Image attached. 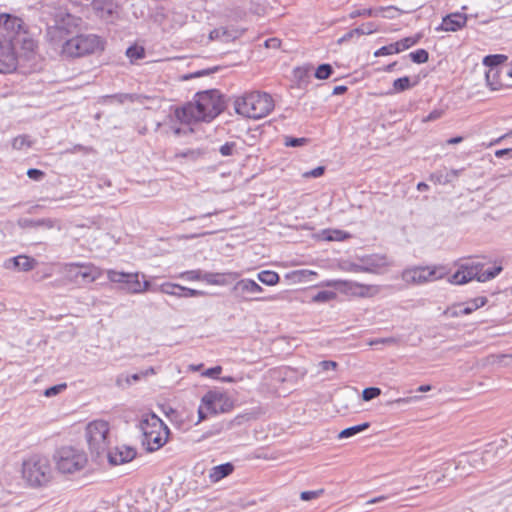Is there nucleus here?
I'll use <instances>...</instances> for the list:
<instances>
[{
	"label": "nucleus",
	"mask_w": 512,
	"mask_h": 512,
	"mask_svg": "<svg viewBox=\"0 0 512 512\" xmlns=\"http://www.w3.org/2000/svg\"><path fill=\"white\" fill-rule=\"evenodd\" d=\"M507 59L506 55L494 54L484 57L483 63L485 66H488L489 69H498V66L504 63Z\"/></svg>",
	"instance_id": "obj_28"
},
{
	"label": "nucleus",
	"mask_w": 512,
	"mask_h": 512,
	"mask_svg": "<svg viewBox=\"0 0 512 512\" xmlns=\"http://www.w3.org/2000/svg\"><path fill=\"white\" fill-rule=\"evenodd\" d=\"M336 296H337V294L333 291L323 290V291H319L317 294H315L313 296L312 300L317 303H325V302H329L330 300L335 299Z\"/></svg>",
	"instance_id": "obj_39"
},
{
	"label": "nucleus",
	"mask_w": 512,
	"mask_h": 512,
	"mask_svg": "<svg viewBox=\"0 0 512 512\" xmlns=\"http://www.w3.org/2000/svg\"><path fill=\"white\" fill-rule=\"evenodd\" d=\"M394 53H399V48L395 46V43L383 46L379 48L375 53L374 56H385V55H391Z\"/></svg>",
	"instance_id": "obj_45"
},
{
	"label": "nucleus",
	"mask_w": 512,
	"mask_h": 512,
	"mask_svg": "<svg viewBox=\"0 0 512 512\" xmlns=\"http://www.w3.org/2000/svg\"><path fill=\"white\" fill-rule=\"evenodd\" d=\"M235 149V142H226L224 145L220 147L219 152L222 156H232L235 152Z\"/></svg>",
	"instance_id": "obj_50"
},
{
	"label": "nucleus",
	"mask_w": 512,
	"mask_h": 512,
	"mask_svg": "<svg viewBox=\"0 0 512 512\" xmlns=\"http://www.w3.org/2000/svg\"><path fill=\"white\" fill-rule=\"evenodd\" d=\"M483 453L484 461L489 464V467H494L500 464L507 456V442L505 440H501L499 443H491L487 445Z\"/></svg>",
	"instance_id": "obj_15"
},
{
	"label": "nucleus",
	"mask_w": 512,
	"mask_h": 512,
	"mask_svg": "<svg viewBox=\"0 0 512 512\" xmlns=\"http://www.w3.org/2000/svg\"><path fill=\"white\" fill-rule=\"evenodd\" d=\"M240 274L237 272L213 273L205 272L203 274V281L209 285L227 286L239 278Z\"/></svg>",
	"instance_id": "obj_18"
},
{
	"label": "nucleus",
	"mask_w": 512,
	"mask_h": 512,
	"mask_svg": "<svg viewBox=\"0 0 512 512\" xmlns=\"http://www.w3.org/2000/svg\"><path fill=\"white\" fill-rule=\"evenodd\" d=\"M129 277H131L130 273L120 272L112 269L107 270V278L109 281L120 284V286H124L126 279Z\"/></svg>",
	"instance_id": "obj_32"
},
{
	"label": "nucleus",
	"mask_w": 512,
	"mask_h": 512,
	"mask_svg": "<svg viewBox=\"0 0 512 512\" xmlns=\"http://www.w3.org/2000/svg\"><path fill=\"white\" fill-rule=\"evenodd\" d=\"M372 33V29H369L368 31H364L363 29L361 28H355L349 32H347L343 37H341L339 39V42H345V41H348L350 40L351 38H353L354 36H360V35H364V34H370Z\"/></svg>",
	"instance_id": "obj_46"
},
{
	"label": "nucleus",
	"mask_w": 512,
	"mask_h": 512,
	"mask_svg": "<svg viewBox=\"0 0 512 512\" xmlns=\"http://www.w3.org/2000/svg\"><path fill=\"white\" fill-rule=\"evenodd\" d=\"M375 13L372 9L355 10L350 14V17L356 18L358 16H374Z\"/></svg>",
	"instance_id": "obj_62"
},
{
	"label": "nucleus",
	"mask_w": 512,
	"mask_h": 512,
	"mask_svg": "<svg viewBox=\"0 0 512 512\" xmlns=\"http://www.w3.org/2000/svg\"><path fill=\"white\" fill-rule=\"evenodd\" d=\"M129 277H131L130 273L120 272L112 269L107 270V278L109 281L120 284V286H124L126 279Z\"/></svg>",
	"instance_id": "obj_31"
},
{
	"label": "nucleus",
	"mask_w": 512,
	"mask_h": 512,
	"mask_svg": "<svg viewBox=\"0 0 512 512\" xmlns=\"http://www.w3.org/2000/svg\"><path fill=\"white\" fill-rule=\"evenodd\" d=\"M502 270H503V268L501 265L494 266L493 268L487 269V270L482 269L480 271V276L478 277V281L486 282L491 279H494L497 275H499L502 272Z\"/></svg>",
	"instance_id": "obj_34"
},
{
	"label": "nucleus",
	"mask_w": 512,
	"mask_h": 512,
	"mask_svg": "<svg viewBox=\"0 0 512 512\" xmlns=\"http://www.w3.org/2000/svg\"><path fill=\"white\" fill-rule=\"evenodd\" d=\"M409 57L414 63L422 64L428 61L429 53L425 49H418L414 52H411Z\"/></svg>",
	"instance_id": "obj_40"
},
{
	"label": "nucleus",
	"mask_w": 512,
	"mask_h": 512,
	"mask_svg": "<svg viewBox=\"0 0 512 512\" xmlns=\"http://www.w3.org/2000/svg\"><path fill=\"white\" fill-rule=\"evenodd\" d=\"M381 394V389L378 387H368L362 392V398L364 401H370L375 399Z\"/></svg>",
	"instance_id": "obj_44"
},
{
	"label": "nucleus",
	"mask_w": 512,
	"mask_h": 512,
	"mask_svg": "<svg viewBox=\"0 0 512 512\" xmlns=\"http://www.w3.org/2000/svg\"><path fill=\"white\" fill-rule=\"evenodd\" d=\"M420 38H421L420 35L405 37V38L397 41L395 43V46L398 47L399 52H401V51H404V50L412 47L413 45L417 44L418 41L420 40Z\"/></svg>",
	"instance_id": "obj_37"
},
{
	"label": "nucleus",
	"mask_w": 512,
	"mask_h": 512,
	"mask_svg": "<svg viewBox=\"0 0 512 512\" xmlns=\"http://www.w3.org/2000/svg\"><path fill=\"white\" fill-rule=\"evenodd\" d=\"M22 25L20 18L0 14V73H10L17 68L15 40H19Z\"/></svg>",
	"instance_id": "obj_3"
},
{
	"label": "nucleus",
	"mask_w": 512,
	"mask_h": 512,
	"mask_svg": "<svg viewBox=\"0 0 512 512\" xmlns=\"http://www.w3.org/2000/svg\"><path fill=\"white\" fill-rule=\"evenodd\" d=\"M143 281H141V294L147 291L157 292L158 286L152 285L150 281L145 279V275L141 274Z\"/></svg>",
	"instance_id": "obj_53"
},
{
	"label": "nucleus",
	"mask_w": 512,
	"mask_h": 512,
	"mask_svg": "<svg viewBox=\"0 0 512 512\" xmlns=\"http://www.w3.org/2000/svg\"><path fill=\"white\" fill-rule=\"evenodd\" d=\"M201 402L207 410L215 414L228 412L234 406L233 400L227 394L218 391L207 392Z\"/></svg>",
	"instance_id": "obj_11"
},
{
	"label": "nucleus",
	"mask_w": 512,
	"mask_h": 512,
	"mask_svg": "<svg viewBox=\"0 0 512 512\" xmlns=\"http://www.w3.org/2000/svg\"><path fill=\"white\" fill-rule=\"evenodd\" d=\"M22 475L31 487H42L52 479V467L49 459L41 455H32L23 462Z\"/></svg>",
	"instance_id": "obj_6"
},
{
	"label": "nucleus",
	"mask_w": 512,
	"mask_h": 512,
	"mask_svg": "<svg viewBox=\"0 0 512 512\" xmlns=\"http://www.w3.org/2000/svg\"><path fill=\"white\" fill-rule=\"evenodd\" d=\"M80 23L81 18L66 14L47 29L48 40L54 46H60L65 57L79 58L104 49V40L96 34L73 35L71 28L78 27Z\"/></svg>",
	"instance_id": "obj_1"
},
{
	"label": "nucleus",
	"mask_w": 512,
	"mask_h": 512,
	"mask_svg": "<svg viewBox=\"0 0 512 512\" xmlns=\"http://www.w3.org/2000/svg\"><path fill=\"white\" fill-rule=\"evenodd\" d=\"M468 314H469V309L463 308V304H457L452 307H448L444 311V315L447 317H451V318L459 317L461 315H468Z\"/></svg>",
	"instance_id": "obj_38"
},
{
	"label": "nucleus",
	"mask_w": 512,
	"mask_h": 512,
	"mask_svg": "<svg viewBox=\"0 0 512 512\" xmlns=\"http://www.w3.org/2000/svg\"><path fill=\"white\" fill-rule=\"evenodd\" d=\"M264 45L268 49H278L281 45V40L278 38H269L264 42Z\"/></svg>",
	"instance_id": "obj_63"
},
{
	"label": "nucleus",
	"mask_w": 512,
	"mask_h": 512,
	"mask_svg": "<svg viewBox=\"0 0 512 512\" xmlns=\"http://www.w3.org/2000/svg\"><path fill=\"white\" fill-rule=\"evenodd\" d=\"M308 142L307 138H294V137H285V145L287 147H299Z\"/></svg>",
	"instance_id": "obj_49"
},
{
	"label": "nucleus",
	"mask_w": 512,
	"mask_h": 512,
	"mask_svg": "<svg viewBox=\"0 0 512 512\" xmlns=\"http://www.w3.org/2000/svg\"><path fill=\"white\" fill-rule=\"evenodd\" d=\"M333 73H334L333 67L328 63H324V64H320L316 68L314 76L316 79L325 80V79H328Z\"/></svg>",
	"instance_id": "obj_35"
},
{
	"label": "nucleus",
	"mask_w": 512,
	"mask_h": 512,
	"mask_svg": "<svg viewBox=\"0 0 512 512\" xmlns=\"http://www.w3.org/2000/svg\"><path fill=\"white\" fill-rule=\"evenodd\" d=\"M499 73V69H489L485 73L487 85L491 90H498L501 87V83L498 81Z\"/></svg>",
	"instance_id": "obj_29"
},
{
	"label": "nucleus",
	"mask_w": 512,
	"mask_h": 512,
	"mask_svg": "<svg viewBox=\"0 0 512 512\" xmlns=\"http://www.w3.org/2000/svg\"><path fill=\"white\" fill-rule=\"evenodd\" d=\"M366 263V269L370 270V273H377L378 269L387 265V259L384 256H371L363 260Z\"/></svg>",
	"instance_id": "obj_25"
},
{
	"label": "nucleus",
	"mask_w": 512,
	"mask_h": 512,
	"mask_svg": "<svg viewBox=\"0 0 512 512\" xmlns=\"http://www.w3.org/2000/svg\"><path fill=\"white\" fill-rule=\"evenodd\" d=\"M323 493V490H316V491H303L300 494V498L304 501H309L312 499L317 498Z\"/></svg>",
	"instance_id": "obj_56"
},
{
	"label": "nucleus",
	"mask_w": 512,
	"mask_h": 512,
	"mask_svg": "<svg viewBox=\"0 0 512 512\" xmlns=\"http://www.w3.org/2000/svg\"><path fill=\"white\" fill-rule=\"evenodd\" d=\"M18 225L21 228L44 227L46 229H57L59 231L62 229L61 221L58 219H53V218H43V219L20 218L18 220Z\"/></svg>",
	"instance_id": "obj_19"
},
{
	"label": "nucleus",
	"mask_w": 512,
	"mask_h": 512,
	"mask_svg": "<svg viewBox=\"0 0 512 512\" xmlns=\"http://www.w3.org/2000/svg\"><path fill=\"white\" fill-rule=\"evenodd\" d=\"M444 175H445V172L438 171V172L434 173L431 177L439 184L445 185V184L449 183V179H447V176H444Z\"/></svg>",
	"instance_id": "obj_61"
},
{
	"label": "nucleus",
	"mask_w": 512,
	"mask_h": 512,
	"mask_svg": "<svg viewBox=\"0 0 512 512\" xmlns=\"http://www.w3.org/2000/svg\"><path fill=\"white\" fill-rule=\"evenodd\" d=\"M443 114L442 110H433L426 117L423 118L422 122H429L439 119Z\"/></svg>",
	"instance_id": "obj_64"
},
{
	"label": "nucleus",
	"mask_w": 512,
	"mask_h": 512,
	"mask_svg": "<svg viewBox=\"0 0 512 512\" xmlns=\"http://www.w3.org/2000/svg\"><path fill=\"white\" fill-rule=\"evenodd\" d=\"M258 279L265 285L273 286L279 282L280 277L274 271L265 270L258 273Z\"/></svg>",
	"instance_id": "obj_27"
},
{
	"label": "nucleus",
	"mask_w": 512,
	"mask_h": 512,
	"mask_svg": "<svg viewBox=\"0 0 512 512\" xmlns=\"http://www.w3.org/2000/svg\"><path fill=\"white\" fill-rule=\"evenodd\" d=\"M324 171H325V168L323 166H318L308 172H305L304 176L317 178V177L323 175Z\"/></svg>",
	"instance_id": "obj_60"
},
{
	"label": "nucleus",
	"mask_w": 512,
	"mask_h": 512,
	"mask_svg": "<svg viewBox=\"0 0 512 512\" xmlns=\"http://www.w3.org/2000/svg\"><path fill=\"white\" fill-rule=\"evenodd\" d=\"M218 70H219L218 66H215V67H212V68H208V69H204V70H199V71H196V72L190 74L189 76H185V79L202 77V76L214 73V72H216Z\"/></svg>",
	"instance_id": "obj_52"
},
{
	"label": "nucleus",
	"mask_w": 512,
	"mask_h": 512,
	"mask_svg": "<svg viewBox=\"0 0 512 512\" xmlns=\"http://www.w3.org/2000/svg\"><path fill=\"white\" fill-rule=\"evenodd\" d=\"M130 276L132 277H129L130 279H133V281L130 282V289H129V294H141V280H140V276L141 274L139 272H135V273H130Z\"/></svg>",
	"instance_id": "obj_41"
},
{
	"label": "nucleus",
	"mask_w": 512,
	"mask_h": 512,
	"mask_svg": "<svg viewBox=\"0 0 512 512\" xmlns=\"http://www.w3.org/2000/svg\"><path fill=\"white\" fill-rule=\"evenodd\" d=\"M345 286L351 290L354 294L361 297H370L379 292V288L374 285H364L357 282H345Z\"/></svg>",
	"instance_id": "obj_23"
},
{
	"label": "nucleus",
	"mask_w": 512,
	"mask_h": 512,
	"mask_svg": "<svg viewBox=\"0 0 512 512\" xmlns=\"http://www.w3.org/2000/svg\"><path fill=\"white\" fill-rule=\"evenodd\" d=\"M27 176L32 180L40 181L44 178L45 173L42 170L30 168L27 171Z\"/></svg>",
	"instance_id": "obj_54"
},
{
	"label": "nucleus",
	"mask_w": 512,
	"mask_h": 512,
	"mask_svg": "<svg viewBox=\"0 0 512 512\" xmlns=\"http://www.w3.org/2000/svg\"><path fill=\"white\" fill-rule=\"evenodd\" d=\"M243 31H240L238 29H230L228 27H219L210 32V39H220L223 41H233L237 38H239L242 35Z\"/></svg>",
	"instance_id": "obj_22"
},
{
	"label": "nucleus",
	"mask_w": 512,
	"mask_h": 512,
	"mask_svg": "<svg viewBox=\"0 0 512 512\" xmlns=\"http://www.w3.org/2000/svg\"><path fill=\"white\" fill-rule=\"evenodd\" d=\"M109 425L106 421L96 420L86 427L89 449L96 457H101L108 450Z\"/></svg>",
	"instance_id": "obj_8"
},
{
	"label": "nucleus",
	"mask_w": 512,
	"mask_h": 512,
	"mask_svg": "<svg viewBox=\"0 0 512 512\" xmlns=\"http://www.w3.org/2000/svg\"><path fill=\"white\" fill-rule=\"evenodd\" d=\"M204 154V152L200 149H195V150H186L184 152H181L179 154H177V156L179 157H183V158H188V159H191V160H197L198 158H200L202 155Z\"/></svg>",
	"instance_id": "obj_47"
},
{
	"label": "nucleus",
	"mask_w": 512,
	"mask_h": 512,
	"mask_svg": "<svg viewBox=\"0 0 512 512\" xmlns=\"http://www.w3.org/2000/svg\"><path fill=\"white\" fill-rule=\"evenodd\" d=\"M91 8L97 18L106 22H112L118 14V5L114 0H92Z\"/></svg>",
	"instance_id": "obj_14"
},
{
	"label": "nucleus",
	"mask_w": 512,
	"mask_h": 512,
	"mask_svg": "<svg viewBox=\"0 0 512 512\" xmlns=\"http://www.w3.org/2000/svg\"><path fill=\"white\" fill-rule=\"evenodd\" d=\"M33 141L27 135H19L12 141V147L15 150H25L32 146Z\"/></svg>",
	"instance_id": "obj_33"
},
{
	"label": "nucleus",
	"mask_w": 512,
	"mask_h": 512,
	"mask_svg": "<svg viewBox=\"0 0 512 512\" xmlns=\"http://www.w3.org/2000/svg\"><path fill=\"white\" fill-rule=\"evenodd\" d=\"M346 237V234L340 230L328 231L326 239L329 241L342 240Z\"/></svg>",
	"instance_id": "obj_57"
},
{
	"label": "nucleus",
	"mask_w": 512,
	"mask_h": 512,
	"mask_svg": "<svg viewBox=\"0 0 512 512\" xmlns=\"http://www.w3.org/2000/svg\"><path fill=\"white\" fill-rule=\"evenodd\" d=\"M417 83V80L411 83L410 77L404 76L394 80L393 89L395 92H403L415 86Z\"/></svg>",
	"instance_id": "obj_30"
},
{
	"label": "nucleus",
	"mask_w": 512,
	"mask_h": 512,
	"mask_svg": "<svg viewBox=\"0 0 512 512\" xmlns=\"http://www.w3.org/2000/svg\"><path fill=\"white\" fill-rule=\"evenodd\" d=\"M318 366L322 371L335 370L338 363L332 360H323L318 363Z\"/></svg>",
	"instance_id": "obj_55"
},
{
	"label": "nucleus",
	"mask_w": 512,
	"mask_h": 512,
	"mask_svg": "<svg viewBox=\"0 0 512 512\" xmlns=\"http://www.w3.org/2000/svg\"><path fill=\"white\" fill-rule=\"evenodd\" d=\"M177 289V284L166 282L158 286V291L162 292L164 294H175V291Z\"/></svg>",
	"instance_id": "obj_51"
},
{
	"label": "nucleus",
	"mask_w": 512,
	"mask_h": 512,
	"mask_svg": "<svg viewBox=\"0 0 512 512\" xmlns=\"http://www.w3.org/2000/svg\"><path fill=\"white\" fill-rule=\"evenodd\" d=\"M67 385L65 383L54 385L52 387L47 388L44 391V395L46 397H53L61 393L63 390H65Z\"/></svg>",
	"instance_id": "obj_48"
},
{
	"label": "nucleus",
	"mask_w": 512,
	"mask_h": 512,
	"mask_svg": "<svg viewBox=\"0 0 512 512\" xmlns=\"http://www.w3.org/2000/svg\"><path fill=\"white\" fill-rule=\"evenodd\" d=\"M484 267L481 262H472L461 264L459 269L449 278V282L452 284H466L469 281L476 279L480 276V271Z\"/></svg>",
	"instance_id": "obj_12"
},
{
	"label": "nucleus",
	"mask_w": 512,
	"mask_h": 512,
	"mask_svg": "<svg viewBox=\"0 0 512 512\" xmlns=\"http://www.w3.org/2000/svg\"><path fill=\"white\" fill-rule=\"evenodd\" d=\"M205 272H202L201 270H191L187 271L183 274V276L187 277L189 280H201L203 281V274Z\"/></svg>",
	"instance_id": "obj_58"
},
{
	"label": "nucleus",
	"mask_w": 512,
	"mask_h": 512,
	"mask_svg": "<svg viewBox=\"0 0 512 512\" xmlns=\"http://www.w3.org/2000/svg\"><path fill=\"white\" fill-rule=\"evenodd\" d=\"M136 456V450L128 446H119L114 450H107L109 463L112 465H120L133 460Z\"/></svg>",
	"instance_id": "obj_16"
},
{
	"label": "nucleus",
	"mask_w": 512,
	"mask_h": 512,
	"mask_svg": "<svg viewBox=\"0 0 512 512\" xmlns=\"http://www.w3.org/2000/svg\"><path fill=\"white\" fill-rule=\"evenodd\" d=\"M466 465H469L477 470H483L489 467V464L484 461V453H472L458 461L456 469H465Z\"/></svg>",
	"instance_id": "obj_21"
},
{
	"label": "nucleus",
	"mask_w": 512,
	"mask_h": 512,
	"mask_svg": "<svg viewBox=\"0 0 512 512\" xmlns=\"http://www.w3.org/2000/svg\"><path fill=\"white\" fill-rule=\"evenodd\" d=\"M466 22V14L460 12L451 13L443 17L442 23L440 24L439 27L436 28V30L456 32L462 29L466 25Z\"/></svg>",
	"instance_id": "obj_17"
},
{
	"label": "nucleus",
	"mask_w": 512,
	"mask_h": 512,
	"mask_svg": "<svg viewBox=\"0 0 512 512\" xmlns=\"http://www.w3.org/2000/svg\"><path fill=\"white\" fill-rule=\"evenodd\" d=\"M225 109V102L217 90L198 92L193 102L175 110L176 118L185 124L210 122Z\"/></svg>",
	"instance_id": "obj_2"
},
{
	"label": "nucleus",
	"mask_w": 512,
	"mask_h": 512,
	"mask_svg": "<svg viewBox=\"0 0 512 512\" xmlns=\"http://www.w3.org/2000/svg\"><path fill=\"white\" fill-rule=\"evenodd\" d=\"M262 291L263 288L251 279H241L232 287L233 295L243 301L259 300V298L253 296Z\"/></svg>",
	"instance_id": "obj_13"
},
{
	"label": "nucleus",
	"mask_w": 512,
	"mask_h": 512,
	"mask_svg": "<svg viewBox=\"0 0 512 512\" xmlns=\"http://www.w3.org/2000/svg\"><path fill=\"white\" fill-rule=\"evenodd\" d=\"M446 275L445 268L440 267H413L402 272V280L407 284H424L443 278Z\"/></svg>",
	"instance_id": "obj_9"
},
{
	"label": "nucleus",
	"mask_w": 512,
	"mask_h": 512,
	"mask_svg": "<svg viewBox=\"0 0 512 512\" xmlns=\"http://www.w3.org/2000/svg\"><path fill=\"white\" fill-rule=\"evenodd\" d=\"M20 43L22 44L23 50H25L26 52H33L36 48L35 41L28 37V35L25 32L20 34L19 40H15V46Z\"/></svg>",
	"instance_id": "obj_36"
},
{
	"label": "nucleus",
	"mask_w": 512,
	"mask_h": 512,
	"mask_svg": "<svg viewBox=\"0 0 512 512\" xmlns=\"http://www.w3.org/2000/svg\"><path fill=\"white\" fill-rule=\"evenodd\" d=\"M370 427V423L368 422H364L362 424H359V425H355V426H351V427H348V428H345L343 429L339 435H338V438L339 439H344V438H350L366 429H368Z\"/></svg>",
	"instance_id": "obj_26"
},
{
	"label": "nucleus",
	"mask_w": 512,
	"mask_h": 512,
	"mask_svg": "<svg viewBox=\"0 0 512 512\" xmlns=\"http://www.w3.org/2000/svg\"><path fill=\"white\" fill-rule=\"evenodd\" d=\"M37 261L34 258H31L26 255H18L16 257L10 258L5 262V267L7 269L13 268L19 271H30L34 269Z\"/></svg>",
	"instance_id": "obj_20"
},
{
	"label": "nucleus",
	"mask_w": 512,
	"mask_h": 512,
	"mask_svg": "<svg viewBox=\"0 0 512 512\" xmlns=\"http://www.w3.org/2000/svg\"><path fill=\"white\" fill-rule=\"evenodd\" d=\"M65 271L69 275V277L75 281H78V278H81V282L83 284H88L96 281L101 277V270L92 265V264H79V263H70L65 265Z\"/></svg>",
	"instance_id": "obj_10"
},
{
	"label": "nucleus",
	"mask_w": 512,
	"mask_h": 512,
	"mask_svg": "<svg viewBox=\"0 0 512 512\" xmlns=\"http://www.w3.org/2000/svg\"><path fill=\"white\" fill-rule=\"evenodd\" d=\"M182 291H185V298L189 297H200L206 295L204 291L201 290H195L191 288L184 287V289H181Z\"/></svg>",
	"instance_id": "obj_59"
},
{
	"label": "nucleus",
	"mask_w": 512,
	"mask_h": 512,
	"mask_svg": "<svg viewBox=\"0 0 512 512\" xmlns=\"http://www.w3.org/2000/svg\"><path fill=\"white\" fill-rule=\"evenodd\" d=\"M126 55L131 60H138V59H142L145 56V51H144V49L142 47L130 46L126 50Z\"/></svg>",
	"instance_id": "obj_42"
},
{
	"label": "nucleus",
	"mask_w": 512,
	"mask_h": 512,
	"mask_svg": "<svg viewBox=\"0 0 512 512\" xmlns=\"http://www.w3.org/2000/svg\"><path fill=\"white\" fill-rule=\"evenodd\" d=\"M233 469H234V467L231 463L220 464L211 469L209 478H210L211 482H214V483L218 482L221 479L230 475L233 472Z\"/></svg>",
	"instance_id": "obj_24"
},
{
	"label": "nucleus",
	"mask_w": 512,
	"mask_h": 512,
	"mask_svg": "<svg viewBox=\"0 0 512 512\" xmlns=\"http://www.w3.org/2000/svg\"><path fill=\"white\" fill-rule=\"evenodd\" d=\"M138 427L142 432V444L147 451H157L166 444L170 433L169 428L154 413L144 415Z\"/></svg>",
	"instance_id": "obj_4"
},
{
	"label": "nucleus",
	"mask_w": 512,
	"mask_h": 512,
	"mask_svg": "<svg viewBox=\"0 0 512 512\" xmlns=\"http://www.w3.org/2000/svg\"><path fill=\"white\" fill-rule=\"evenodd\" d=\"M399 343V338L396 337H386V338H377L367 342L369 346H376L378 344L383 345H397Z\"/></svg>",
	"instance_id": "obj_43"
},
{
	"label": "nucleus",
	"mask_w": 512,
	"mask_h": 512,
	"mask_svg": "<svg viewBox=\"0 0 512 512\" xmlns=\"http://www.w3.org/2000/svg\"><path fill=\"white\" fill-rule=\"evenodd\" d=\"M56 469L62 474H73L82 470L87 463L86 454L72 446L59 448L53 456Z\"/></svg>",
	"instance_id": "obj_7"
},
{
	"label": "nucleus",
	"mask_w": 512,
	"mask_h": 512,
	"mask_svg": "<svg viewBox=\"0 0 512 512\" xmlns=\"http://www.w3.org/2000/svg\"><path fill=\"white\" fill-rule=\"evenodd\" d=\"M274 108V101L267 93L251 92L235 100V111L247 118L260 119Z\"/></svg>",
	"instance_id": "obj_5"
}]
</instances>
